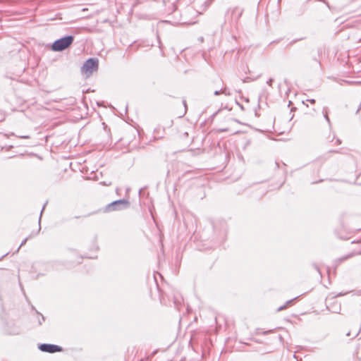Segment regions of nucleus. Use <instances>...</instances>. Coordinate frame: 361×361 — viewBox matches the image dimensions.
<instances>
[{
	"mask_svg": "<svg viewBox=\"0 0 361 361\" xmlns=\"http://www.w3.org/2000/svg\"><path fill=\"white\" fill-rule=\"evenodd\" d=\"M74 41V37L67 35L56 39L52 44L51 49L55 51H61L69 47Z\"/></svg>",
	"mask_w": 361,
	"mask_h": 361,
	"instance_id": "obj_1",
	"label": "nucleus"
},
{
	"mask_svg": "<svg viewBox=\"0 0 361 361\" xmlns=\"http://www.w3.org/2000/svg\"><path fill=\"white\" fill-rule=\"evenodd\" d=\"M99 61L96 58H90L85 61L81 67V72L86 73L87 76L98 69Z\"/></svg>",
	"mask_w": 361,
	"mask_h": 361,
	"instance_id": "obj_2",
	"label": "nucleus"
},
{
	"mask_svg": "<svg viewBox=\"0 0 361 361\" xmlns=\"http://www.w3.org/2000/svg\"><path fill=\"white\" fill-rule=\"evenodd\" d=\"M130 207V202L126 199L118 200L109 204L106 208L105 212H111L116 210H121Z\"/></svg>",
	"mask_w": 361,
	"mask_h": 361,
	"instance_id": "obj_3",
	"label": "nucleus"
},
{
	"mask_svg": "<svg viewBox=\"0 0 361 361\" xmlns=\"http://www.w3.org/2000/svg\"><path fill=\"white\" fill-rule=\"evenodd\" d=\"M39 349L42 352L54 353L62 351V348L54 344L43 343L39 345Z\"/></svg>",
	"mask_w": 361,
	"mask_h": 361,
	"instance_id": "obj_4",
	"label": "nucleus"
},
{
	"mask_svg": "<svg viewBox=\"0 0 361 361\" xmlns=\"http://www.w3.org/2000/svg\"><path fill=\"white\" fill-rule=\"evenodd\" d=\"M360 254V252H352L343 257H339V258L335 259L334 264L336 267H338L341 263L343 262L344 261H345L354 256L358 255Z\"/></svg>",
	"mask_w": 361,
	"mask_h": 361,
	"instance_id": "obj_5",
	"label": "nucleus"
},
{
	"mask_svg": "<svg viewBox=\"0 0 361 361\" xmlns=\"http://www.w3.org/2000/svg\"><path fill=\"white\" fill-rule=\"evenodd\" d=\"M243 13V11L239 8H235L231 11V18L232 20H234L236 23L238 22V19L241 16Z\"/></svg>",
	"mask_w": 361,
	"mask_h": 361,
	"instance_id": "obj_6",
	"label": "nucleus"
},
{
	"mask_svg": "<svg viewBox=\"0 0 361 361\" xmlns=\"http://www.w3.org/2000/svg\"><path fill=\"white\" fill-rule=\"evenodd\" d=\"M229 94V92H227V89L223 88V87H220L219 89H216L214 90V95H219L220 94Z\"/></svg>",
	"mask_w": 361,
	"mask_h": 361,
	"instance_id": "obj_7",
	"label": "nucleus"
},
{
	"mask_svg": "<svg viewBox=\"0 0 361 361\" xmlns=\"http://www.w3.org/2000/svg\"><path fill=\"white\" fill-rule=\"evenodd\" d=\"M328 112H329V109L327 107H324L323 109H322V114L324 115V118L326 119V121L328 122L329 124H330V119H329V117L328 116Z\"/></svg>",
	"mask_w": 361,
	"mask_h": 361,
	"instance_id": "obj_8",
	"label": "nucleus"
},
{
	"mask_svg": "<svg viewBox=\"0 0 361 361\" xmlns=\"http://www.w3.org/2000/svg\"><path fill=\"white\" fill-rule=\"evenodd\" d=\"M212 4V0H204L203 2H202V6H204V8L202 9V12L205 11ZM200 13H201V11H199Z\"/></svg>",
	"mask_w": 361,
	"mask_h": 361,
	"instance_id": "obj_9",
	"label": "nucleus"
},
{
	"mask_svg": "<svg viewBox=\"0 0 361 361\" xmlns=\"http://www.w3.org/2000/svg\"><path fill=\"white\" fill-rule=\"evenodd\" d=\"M296 298H293V299H291V300H288V301L286 302V304H285L284 305L281 306V307H279L277 309V312H280V311H281V310H284L285 308H286V307H287L288 305L291 304V302H292L294 300H295Z\"/></svg>",
	"mask_w": 361,
	"mask_h": 361,
	"instance_id": "obj_10",
	"label": "nucleus"
},
{
	"mask_svg": "<svg viewBox=\"0 0 361 361\" xmlns=\"http://www.w3.org/2000/svg\"><path fill=\"white\" fill-rule=\"evenodd\" d=\"M273 331H274V330L271 329V330H268V331H262L261 332V331L259 329H258L257 330V334H262L266 335V334H268L269 333H272Z\"/></svg>",
	"mask_w": 361,
	"mask_h": 361,
	"instance_id": "obj_11",
	"label": "nucleus"
},
{
	"mask_svg": "<svg viewBox=\"0 0 361 361\" xmlns=\"http://www.w3.org/2000/svg\"><path fill=\"white\" fill-rule=\"evenodd\" d=\"M340 310H341V305H337L336 307H335V309L334 310H332V312H338V311H340Z\"/></svg>",
	"mask_w": 361,
	"mask_h": 361,
	"instance_id": "obj_12",
	"label": "nucleus"
},
{
	"mask_svg": "<svg viewBox=\"0 0 361 361\" xmlns=\"http://www.w3.org/2000/svg\"><path fill=\"white\" fill-rule=\"evenodd\" d=\"M18 137L24 139H29L30 137L29 135H18Z\"/></svg>",
	"mask_w": 361,
	"mask_h": 361,
	"instance_id": "obj_13",
	"label": "nucleus"
},
{
	"mask_svg": "<svg viewBox=\"0 0 361 361\" xmlns=\"http://www.w3.org/2000/svg\"><path fill=\"white\" fill-rule=\"evenodd\" d=\"M274 80L272 78H270L267 82V83L269 85H272V82H273Z\"/></svg>",
	"mask_w": 361,
	"mask_h": 361,
	"instance_id": "obj_14",
	"label": "nucleus"
},
{
	"mask_svg": "<svg viewBox=\"0 0 361 361\" xmlns=\"http://www.w3.org/2000/svg\"><path fill=\"white\" fill-rule=\"evenodd\" d=\"M27 240V238H26L25 239H24V240L22 241V243H20V247H21V246H23V245H24L26 243Z\"/></svg>",
	"mask_w": 361,
	"mask_h": 361,
	"instance_id": "obj_15",
	"label": "nucleus"
},
{
	"mask_svg": "<svg viewBox=\"0 0 361 361\" xmlns=\"http://www.w3.org/2000/svg\"><path fill=\"white\" fill-rule=\"evenodd\" d=\"M275 338L276 339H279V341H281L282 340V336L281 335H278V336H275Z\"/></svg>",
	"mask_w": 361,
	"mask_h": 361,
	"instance_id": "obj_16",
	"label": "nucleus"
},
{
	"mask_svg": "<svg viewBox=\"0 0 361 361\" xmlns=\"http://www.w3.org/2000/svg\"><path fill=\"white\" fill-rule=\"evenodd\" d=\"M346 293H338L335 297H339V296H343L344 295H345Z\"/></svg>",
	"mask_w": 361,
	"mask_h": 361,
	"instance_id": "obj_17",
	"label": "nucleus"
},
{
	"mask_svg": "<svg viewBox=\"0 0 361 361\" xmlns=\"http://www.w3.org/2000/svg\"><path fill=\"white\" fill-rule=\"evenodd\" d=\"M183 104L185 106V109H187V104H186V101L185 99L183 100Z\"/></svg>",
	"mask_w": 361,
	"mask_h": 361,
	"instance_id": "obj_18",
	"label": "nucleus"
},
{
	"mask_svg": "<svg viewBox=\"0 0 361 361\" xmlns=\"http://www.w3.org/2000/svg\"><path fill=\"white\" fill-rule=\"evenodd\" d=\"M307 101H309L312 104H314L315 103V99H308Z\"/></svg>",
	"mask_w": 361,
	"mask_h": 361,
	"instance_id": "obj_19",
	"label": "nucleus"
},
{
	"mask_svg": "<svg viewBox=\"0 0 361 361\" xmlns=\"http://www.w3.org/2000/svg\"><path fill=\"white\" fill-rule=\"evenodd\" d=\"M41 317H42V319H39V321L44 322V317L42 315H41Z\"/></svg>",
	"mask_w": 361,
	"mask_h": 361,
	"instance_id": "obj_20",
	"label": "nucleus"
},
{
	"mask_svg": "<svg viewBox=\"0 0 361 361\" xmlns=\"http://www.w3.org/2000/svg\"><path fill=\"white\" fill-rule=\"evenodd\" d=\"M351 335V332L350 331H348L347 334H346V336H350Z\"/></svg>",
	"mask_w": 361,
	"mask_h": 361,
	"instance_id": "obj_21",
	"label": "nucleus"
},
{
	"mask_svg": "<svg viewBox=\"0 0 361 361\" xmlns=\"http://www.w3.org/2000/svg\"><path fill=\"white\" fill-rule=\"evenodd\" d=\"M250 341H255V342H258V341L255 340L253 338H250Z\"/></svg>",
	"mask_w": 361,
	"mask_h": 361,
	"instance_id": "obj_22",
	"label": "nucleus"
},
{
	"mask_svg": "<svg viewBox=\"0 0 361 361\" xmlns=\"http://www.w3.org/2000/svg\"><path fill=\"white\" fill-rule=\"evenodd\" d=\"M358 332L357 333H355L354 335H353V338L356 337L357 335H358Z\"/></svg>",
	"mask_w": 361,
	"mask_h": 361,
	"instance_id": "obj_23",
	"label": "nucleus"
},
{
	"mask_svg": "<svg viewBox=\"0 0 361 361\" xmlns=\"http://www.w3.org/2000/svg\"><path fill=\"white\" fill-rule=\"evenodd\" d=\"M44 207H45V204L44 205V207H42V209L41 211V214L42 213L43 210L44 209Z\"/></svg>",
	"mask_w": 361,
	"mask_h": 361,
	"instance_id": "obj_24",
	"label": "nucleus"
},
{
	"mask_svg": "<svg viewBox=\"0 0 361 361\" xmlns=\"http://www.w3.org/2000/svg\"><path fill=\"white\" fill-rule=\"evenodd\" d=\"M247 77H246L244 80H243V82H246L247 81Z\"/></svg>",
	"mask_w": 361,
	"mask_h": 361,
	"instance_id": "obj_25",
	"label": "nucleus"
},
{
	"mask_svg": "<svg viewBox=\"0 0 361 361\" xmlns=\"http://www.w3.org/2000/svg\"><path fill=\"white\" fill-rule=\"evenodd\" d=\"M221 80H219V79L217 80V82L221 83Z\"/></svg>",
	"mask_w": 361,
	"mask_h": 361,
	"instance_id": "obj_26",
	"label": "nucleus"
},
{
	"mask_svg": "<svg viewBox=\"0 0 361 361\" xmlns=\"http://www.w3.org/2000/svg\"><path fill=\"white\" fill-rule=\"evenodd\" d=\"M42 323V321H39V324L41 325Z\"/></svg>",
	"mask_w": 361,
	"mask_h": 361,
	"instance_id": "obj_27",
	"label": "nucleus"
},
{
	"mask_svg": "<svg viewBox=\"0 0 361 361\" xmlns=\"http://www.w3.org/2000/svg\"><path fill=\"white\" fill-rule=\"evenodd\" d=\"M246 102H248V98L245 99Z\"/></svg>",
	"mask_w": 361,
	"mask_h": 361,
	"instance_id": "obj_28",
	"label": "nucleus"
},
{
	"mask_svg": "<svg viewBox=\"0 0 361 361\" xmlns=\"http://www.w3.org/2000/svg\"><path fill=\"white\" fill-rule=\"evenodd\" d=\"M40 220H41V216L39 218V222L40 223Z\"/></svg>",
	"mask_w": 361,
	"mask_h": 361,
	"instance_id": "obj_29",
	"label": "nucleus"
}]
</instances>
